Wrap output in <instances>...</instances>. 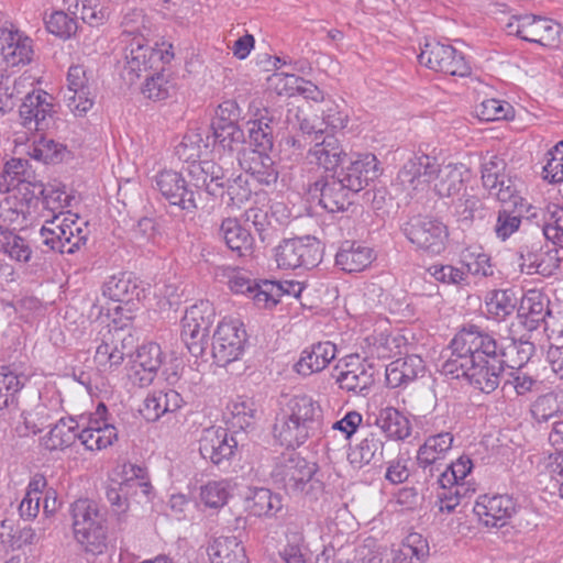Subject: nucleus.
<instances>
[{"label": "nucleus", "mask_w": 563, "mask_h": 563, "mask_svg": "<svg viewBox=\"0 0 563 563\" xmlns=\"http://www.w3.org/2000/svg\"><path fill=\"white\" fill-rule=\"evenodd\" d=\"M441 372L451 378H465L475 389L490 394L500 384L505 363L498 355L496 339L471 324L452 339Z\"/></svg>", "instance_id": "obj_1"}, {"label": "nucleus", "mask_w": 563, "mask_h": 563, "mask_svg": "<svg viewBox=\"0 0 563 563\" xmlns=\"http://www.w3.org/2000/svg\"><path fill=\"white\" fill-rule=\"evenodd\" d=\"M107 407L100 402L95 412L77 418H60L42 439L48 451L65 450L76 440L88 451H101L118 440V430L106 417Z\"/></svg>", "instance_id": "obj_2"}, {"label": "nucleus", "mask_w": 563, "mask_h": 563, "mask_svg": "<svg viewBox=\"0 0 563 563\" xmlns=\"http://www.w3.org/2000/svg\"><path fill=\"white\" fill-rule=\"evenodd\" d=\"M323 411L319 401L306 394L287 399L274 423V435L282 445L297 448L320 431Z\"/></svg>", "instance_id": "obj_3"}, {"label": "nucleus", "mask_w": 563, "mask_h": 563, "mask_svg": "<svg viewBox=\"0 0 563 563\" xmlns=\"http://www.w3.org/2000/svg\"><path fill=\"white\" fill-rule=\"evenodd\" d=\"M70 515L75 541L87 554H102L107 550V526L98 504L88 498L77 499L70 506Z\"/></svg>", "instance_id": "obj_4"}, {"label": "nucleus", "mask_w": 563, "mask_h": 563, "mask_svg": "<svg viewBox=\"0 0 563 563\" xmlns=\"http://www.w3.org/2000/svg\"><path fill=\"white\" fill-rule=\"evenodd\" d=\"M43 243L59 253L74 254L87 241L86 223L71 212L59 211L44 220Z\"/></svg>", "instance_id": "obj_5"}, {"label": "nucleus", "mask_w": 563, "mask_h": 563, "mask_svg": "<svg viewBox=\"0 0 563 563\" xmlns=\"http://www.w3.org/2000/svg\"><path fill=\"white\" fill-rule=\"evenodd\" d=\"M473 470L472 460L462 455L433 476L439 487L438 499L441 511H453L470 493V487L465 482L467 475Z\"/></svg>", "instance_id": "obj_6"}, {"label": "nucleus", "mask_w": 563, "mask_h": 563, "mask_svg": "<svg viewBox=\"0 0 563 563\" xmlns=\"http://www.w3.org/2000/svg\"><path fill=\"white\" fill-rule=\"evenodd\" d=\"M121 43L124 44V70L130 76L131 82L161 60L167 63L173 58V54L168 51L164 54L161 49L152 47L142 34H134L132 30L122 32Z\"/></svg>", "instance_id": "obj_7"}, {"label": "nucleus", "mask_w": 563, "mask_h": 563, "mask_svg": "<svg viewBox=\"0 0 563 563\" xmlns=\"http://www.w3.org/2000/svg\"><path fill=\"white\" fill-rule=\"evenodd\" d=\"M507 34L545 47H558L560 44L561 24L534 14H516L509 16L505 24Z\"/></svg>", "instance_id": "obj_8"}, {"label": "nucleus", "mask_w": 563, "mask_h": 563, "mask_svg": "<svg viewBox=\"0 0 563 563\" xmlns=\"http://www.w3.org/2000/svg\"><path fill=\"white\" fill-rule=\"evenodd\" d=\"M321 243L312 236L284 240L275 249V261L279 268H313L322 261Z\"/></svg>", "instance_id": "obj_9"}, {"label": "nucleus", "mask_w": 563, "mask_h": 563, "mask_svg": "<svg viewBox=\"0 0 563 563\" xmlns=\"http://www.w3.org/2000/svg\"><path fill=\"white\" fill-rule=\"evenodd\" d=\"M418 60L429 69L444 75L466 77L471 74V66L463 53L434 40L421 46Z\"/></svg>", "instance_id": "obj_10"}, {"label": "nucleus", "mask_w": 563, "mask_h": 563, "mask_svg": "<svg viewBox=\"0 0 563 563\" xmlns=\"http://www.w3.org/2000/svg\"><path fill=\"white\" fill-rule=\"evenodd\" d=\"M212 317L210 302L200 301L187 308L181 319V340L195 357L202 356L207 349Z\"/></svg>", "instance_id": "obj_11"}, {"label": "nucleus", "mask_w": 563, "mask_h": 563, "mask_svg": "<svg viewBox=\"0 0 563 563\" xmlns=\"http://www.w3.org/2000/svg\"><path fill=\"white\" fill-rule=\"evenodd\" d=\"M245 342L246 331L243 322L238 318H223L212 338L214 361L221 366L236 361L243 353Z\"/></svg>", "instance_id": "obj_12"}, {"label": "nucleus", "mask_w": 563, "mask_h": 563, "mask_svg": "<svg viewBox=\"0 0 563 563\" xmlns=\"http://www.w3.org/2000/svg\"><path fill=\"white\" fill-rule=\"evenodd\" d=\"M33 41L12 22H0V67L3 69L27 65L33 57Z\"/></svg>", "instance_id": "obj_13"}, {"label": "nucleus", "mask_w": 563, "mask_h": 563, "mask_svg": "<svg viewBox=\"0 0 563 563\" xmlns=\"http://www.w3.org/2000/svg\"><path fill=\"white\" fill-rule=\"evenodd\" d=\"M406 238L419 250L438 255L445 249L446 227L439 220L428 217H413L402 227Z\"/></svg>", "instance_id": "obj_14"}, {"label": "nucleus", "mask_w": 563, "mask_h": 563, "mask_svg": "<svg viewBox=\"0 0 563 563\" xmlns=\"http://www.w3.org/2000/svg\"><path fill=\"white\" fill-rule=\"evenodd\" d=\"M314 472V464L309 463L305 457L291 451L276 459L272 477L275 483L283 485L286 490L298 493L305 489Z\"/></svg>", "instance_id": "obj_15"}, {"label": "nucleus", "mask_w": 563, "mask_h": 563, "mask_svg": "<svg viewBox=\"0 0 563 563\" xmlns=\"http://www.w3.org/2000/svg\"><path fill=\"white\" fill-rule=\"evenodd\" d=\"M332 377L340 389L355 395H364L374 384L373 367L357 354L339 360Z\"/></svg>", "instance_id": "obj_16"}, {"label": "nucleus", "mask_w": 563, "mask_h": 563, "mask_svg": "<svg viewBox=\"0 0 563 563\" xmlns=\"http://www.w3.org/2000/svg\"><path fill=\"white\" fill-rule=\"evenodd\" d=\"M66 106L75 117H84L95 103L93 81L84 65H73L67 71Z\"/></svg>", "instance_id": "obj_17"}, {"label": "nucleus", "mask_w": 563, "mask_h": 563, "mask_svg": "<svg viewBox=\"0 0 563 563\" xmlns=\"http://www.w3.org/2000/svg\"><path fill=\"white\" fill-rule=\"evenodd\" d=\"M165 355L156 342L140 345L129 369V379L139 387L152 384L164 362Z\"/></svg>", "instance_id": "obj_18"}, {"label": "nucleus", "mask_w": 563, "mask_h": 563, "mask_svg": "<svg viewBox=\"0 0 563 563\" xmlns=\"http://www.w3.org/2000/svg\"><path fill=\"white\" fill-rule=\"evenodd\" d=\"M311 199H317L319 205L328 212L344 211L351 205V195L347 189L334 175H327L312 185L308 189Z\"/></svg>", "instance_id": "obj_19"}, {"label": "nucleus", "mask_w": 563, "mask_h": 563, "mask_svg": "<svg viewBox=\"0 0 563 563\" xmlns=\"http://www.w3.org/2000/svg\"><path fill=\"white\" fill-rule=\"evenodd\" d=\"M238 441L221 427H210L202 431L199 439V452L205 460L217 466L228 462L234 455Z\"/></svg>", "instance_id": "obj_20"}, {"label": "nucleus", "mask_w": 563, "mask_h": 563, "mask_svg": "<svg viewBox=\"0 0 563 563\" xmlns=\"http://www.w3.org/2000/svg\"><path fill=\"white\" fill-rule=\"evenodd\" d=\"M19 112L25 128L45 130L54 113V98L44 90H33L24 97Z\"/></svg>", "instance_id": "obj_21"}, {"label": "nucleus", "mask_w": 563, "mask_h": 563, "mask_svg": "<svg viewBox=\"0 0 563 563\" xmlns=\"http://www.w3.org/2000/svg\"><path fill=\"white\" fill-rule=\"evenodd\" d=\"M155 185L170 205L188 212L197 209L195 194L188 188L181 174L174 170H163L156 175Z\"/></svg>", "instance_id": "obj_22"}, {"label": "nucleus", "mask_w": 563, "mask_h": 563, "mask_svg": "<svg viewBox=\"0 0 563 563\" xmlns=\"http://www.w3.org/2000/svg\"><path fill=\"white\" fill-rule=\"evenodd\" d=\"M474 512L486 527H504L516 512V503L508 495L481 496Z\"/></svg>", "instance_id": "obj_23"}, {"label": "nucleus", "mask_w": 563, "mask_h": 563, "mask_svg": "<svg viewBox=\"0 0 563 563\" xmlns=\"http://www.w3.org/2000/svg\"><path fill=\"white\" fill-rule=\"evenodd\" d=\"M454 438L451 432H440L428 437L418 449L417 462L423 473L433 478L440 471L442 461L452 449Z\"/></svg>", "instance_id": "obj_24"}, {"label": "nucleus", "mask_w": 563, "mask_h": 563, "mask_svg": "<svg viewBox=\"0 0 563 563\" xmlns=\"http://www.w3.org/2000/svg\"><path fill=\"white\" fill-rule=\"evenodd\" d=\"M437 166V158L417 154L404 164L398 179L407 190H423L433 183Z\"/></svg>", "instance_id": "obj_25"}, {"label": "nucleus", "mask_w": 563, "mask_h": 563, "mask_svg": "<svg viewBox=\"0 0 563 563\" xmlns=\"http://www.w3.org/2000/svg\"><path fill=\"white\" fill-rule=\"evenodd\" d=\"M505 163L497 156L485 158L482 164L483 186L489 195L501 202H508L515 198V187L504 174Z\"/></svg>", "instance_id": "obj_26"}, {"label": "nucleus", "mask_w": 563, "mask_h": 563, "mask_svg": "<svg viewBox=\"0 0 563 563\" xmlns=\"http://www.w3.org/2000/svg\"><path fill=\"white\" fill-rule=\"evenodd\" d=\"M313 142L306 156L308 163L334 172L346 156L340 141L334 135L319 136L317 132Z\"/></svg>", "instance_id": "obj_27"}, {"label": "nucleus", "mask_w": 563, "mask_h": 563, "mask_svg": "<svg viewBox=\"0 0 563 563\" xmlns=\"http://www.w3.org/2000/svg\"><path fill=\"white\" fill-rule=\"evenodd\" d=\"M377 176L376 157L372 154L357 155L336 177L353 194L368 185Z\"/></svg>", "instance_id": "obj_28"}, {"label": "nucleus", "mask_w": 563, "mask_h": 563, "mask_svg": "<svg viewBox=\"0 0 563 563\" xmlns=\"http://www.w3.org/2000/svg\"><path fill=\"white\" fill-rule=\"evenodd\" d=\"M336 356V346L330 341L318 342L306 347L294 368L301 376L323 371Z\"/></svg>", "instance_id": "obj_29"}, {"label": "nucleus", "mask_w": 563, "mask_h": 563, "mask_svg": "<svg viewBox=\"0 0 563 563\" xmlns=\"http://www.w3.org/2000/svg\"><path fill=\"white\" fill-rule=\"evenodd\" d=\"M36 186V176L27 159L11 158L4 164L3 172L0 174L1 192L24 189L27 195L29 188Z\"/></svg>", "instance_id": "obj_30"}, {"label": "nucleus", "mask_w": 563, "mask_h": 563, "mask_svg": "<svg viewBox=\"0 0 563 563\" xmlns=\"http://www.w3.org/2000/svg\"><path fill=\"white\" fill-rule=\"evenodd\" d=\"M433 190L439 197H453L460 194L470 178V170L463 164L437 166Z\"/></svg>", "instance_id": "obj_31"}, {"label": "nucleus", "mask_w": 563, "mask_h": 563, "mask_svg": "<svg viewBox=\"0 0 563 563\" xmlns=\"http://www.w3.org/2000/svg\"><path fill=\"white\" fill-rule=\"evenodd\" d=\"M374 258L372 247L355 241H344L335 254V265L346 273H358L366 269Z\"/></svg>", "instance_id": "obj_32"}, {"label": "nucleus", "mask_w": 563, "mask_h": 563, "mask_svg": "<svg viewBox=\"0 0 563 563\" xmlns=\"http://www.w3.org/2000/svg\"><path fill=\"white\" fill-rule=\"evenodd\" d=\"M385 443L376 431L366 432L362 440L350 448L347 460L354 468H362L369 464H377L384 460Z\"/></svg>", "instance_id": "obj_33"}, {"label": "nucleus", "mask_w": 563, "mask_h": 563, "mask_svg": "<svg viewBox=\"0 0 563 563\" xmlns=\"http://www.w3.org/2000/svg\"><path fill=\"white\" fill-rule=\"evenodd\" d=\"M218 238L239 256H249L253 253L254 239L238 218H224L219 225Z\"/></svg>", "instance_id": "obj_34"}, {"label": "nucleus", "mask_w": 563, "mask_h": 563, "mask_svg": "<svg viewBox=\"0 0 563 563\" xmlns=\"http://www.w3.org/2000/svg\"><path fill=\"white\" fill-rule=\"evenodd\" d=\"M426 366L418 355H407L390 362L386 366V382L391 388L407 386L422 376Z\"/></svg>", "instance_id": "obj_35"}, {"label": "nucleus", "mask_w": 563, "mask_h": 563, "mask_svg": "<svg viewBox=\"0 0 563 563\" xmlns=\"http://www.w3.org/2000/svg\"><path fill=\"white\" fill-rule=\"evenodd\" d=\"M184 399L174 390H156L146 396L140 412L147 421H156L166 413L175 412L181 408Z\"/></svg>", "instance_id": "obj_36"}, {"label": "nucleus", "mask_w": 563, "mask_h": 563, "mask_svg": "<svg viewBox=\"0 0 563 563\" xmlns=\"http://www.w3.org/2000/svg\"><path fill=\"white\" fill-rule=\"evenodd\" d=\"M267 151H247L239 158L241 167L256 181L272 185L278 178V172Z\"/></svg>", "instance_id": "obj_37"}, {"label": "nucleus", "mask_w": 563, "mask_h": 563, "mask_svg": "<svg viewBox=\"0 0 563 563\" xmlns=\"http://www.w3.org/2000/svg\"><path fill=\"white\" fill-rule=\"evenodd\" d=\"M144 289L139 280L129 273L111 276L103 285V295L123 303L140 301Z\"/></svg>", "instance_id": "obj_38"}, {"label": "nucleus", "mask_w": 563, "mask_h": 563, "mask_svg": "<svg viewBox=\"0 0 563 563\" xmlns=\"http://www.w3.org/2000/svg\"><path fill=\"white\" fill-rule=\"evenodd\" d=\"M118 329L108 330L95 354V362L103 371L119 367L124 360V343Z\"/></svg>", "instance_id": "obj_39"}, {"label": "nucleus", "mask_w": 563, "mask_h": 563, "mask_svg": "<svg viewBox=\"0 0 563 563\" xmlns=\"http://www.w3.org/2000/svg\"><path fill=\"white\" fill-rule=\"evenodd\" d=\"M25 201L19 200L16 197H9L0 206V217L3 222L15 225L14 229H24L27 225L33 224L34 217L32 216V206L36 207L38 200L34 197L32 191L31 197L24 199Z\"/></svg>", "instance_id": "obj_40"}, {"label": "nucleus", "mask_w": 563, "mask_h": 563, "mask_svg": "<svg viewBox=\"0 0 563 563\" xmlns=\"http://www.w3.org/2000/svg\"><path fill=\"white\" fill-rule=\"evenodd\" d=\"M189 175L195 187L205 188L212 196H217L224 186L223 169L212 161L192 163L189 166Z\"/></svg>", "instance_id": "obj_41"}, {"label": "nucleus", "mask_w": 563, "mask_h": 563, "mask_svg": "<svg viewBox=\"0 0 563 563\" xmlns=\"http://www.w3.org/2000/svg\"><path fill=\"white\" fill-rule=\"evenodd\" d=\"M207 553L211 563H246L244 547L234 536L214 538Z\"/></svg>", "instance_id": "obj_42"}, {"label": "nucleus", "mask_w": 563, "mask_h": 563, "mask_svg": "<svg viewBox=\"0 0 563 563\" xmlns=\"http://www.w3.org/2000/svg\"><path fill=\"white\" fill-rule=\"evenodd\" d=\"M283 508L282 498L268 488H249L245 509L256 517H273Z\"/></svg>", "instance_id": "obj_43"}, {"label": "nucleus", "mask_w": 563, "mask_h": 563, "mask_svg": "<svg viewBox=\"0 0 563 563\" xmlns=\"http://www.w3.org/2000/svg\"><path fill=\"white\" fill-rule=\"evenodd\" d=\"M214 151L231 154L244 142V132L235 122L213 120L211 124Z\"/></svg>", "instance_id": "obj_44"}, {"label": "nucleus", "mask_w": 563, "mask_h": 563, "mask_svg": "<svg viewBox=\"0 0 563 563\" xmlns=\"http://www.w3.org/2000/svg\"><path fill=\"white\" fill-rule=\"evenodd\" d=\"M375 423L391 440H405L411 434L409 419L394 407L380 409Z\"/></svg>", "instance_id": "obj_45"}, {"label": "nucleus", "mask_w": 563, "mask_h": 563, "mask_svg": "<svg viewBox=\"0 0 563 563\" xmlns=\"http://www.w3.org/2000/svg\"><path fill=\"white\" fill-rule=\"evenodd\" d=\"M60 408L62 400L59 396H54L48 399V404L42 400L32 410L23 411L22 418L25 429L33 434L40 433Z\"/></svg>", "instance_id": "obj_46"}, {"label": "nucleus", "mask_w": 563, "mask_h": 563, "mask_svg": "<svg viewBox=\"0 0 563 563\" xmlns=\"http://www.w3.org/2000/svg\"><path fill=\"white\" fill-rule=\"evenodd\" d=\"M30 375L19 373L12 366H0V410L13 404L16 393L21 390Z\"/></svg>", "instance_id": "obj_47"}, {"label": "nucleus", "mask_w": 563, "mask_h": 563, "mask_svg": "<svg viewBox=\"0 0 563 563\" xmlns=\"http://www.w3.org/2000/svg\"><path fill=\"white\" fill-rule=\"evenodd\" d=\"M124 478L121 482V490L128 496H148L151 492V483L148 481L145 468L134 464H125L123 466Z\"/></svg>", "instance_id": "obj_48"}, {"label": "nucleus", "mask_w": 563, "mask_h": 563, "mask_svg": "<svg viewBox=\"0 0 563 563\" xmlns=\"http://www.w3.org/2000/svg\"><path fill=\"white\" fill-rule=\"evenodd\" d=\"M485 303L488 317L500 321L515 311L517 298L511 289H499L493 291Z\"/></svg>", "instance_id": "obj_49"}, {"label": "nucleus", "mask_w": 563, "mask_h": 563, "mask_svg": "<svg viewBox=\"0 0 563 563\" xmlns=\"http://www.w3.org/2000/svg\"><path fill=\"white\" fill-rule=\"evenodd\" d=\"M232 489L231 481H209L200 486L199 499L211 509H220L227 505Z\"/></svg>", "instance_id": "obj_50"}, {"label": "nucleus", "mask_w": 563, "mask_h": 563, "mask_svg": "<svg viewBox=\"0 0 563 563\" xmlns=\"http://www.w3.org/2000/svg\"><path fill=\"white\" fill-rule=\"evenodd\" d=\"M0 251L11 260L26 263L32 256L29 243L11 230L0 225Z\"/></svg>", "instance_id": "obj_51"}, {"label": "nucleus", "mask_w": 563, "mask_h": 563, "mask_svg": "<svg viewBox=\"0 0 563 563\" xmlns=\"http://www.w3.org/2000/svg\"><path fill=\"white\" fill-rule=\"evenodd\" d=\"M41 538L42 536L37 534L36 531L31 527L21 529L15 537L13 534V527L11 521L2 520L0 522V541L5 548L20 549L23 545L37 543Z\"/></svg>", "instance_id": "obj_52"}, {"label": "nucleus", "mask_w": 563, "mask_h": 563, "mask_svg": "<svg viewBox=\"0 0 563 563\" xmlns=\"http://www.w3.org/2000/svg\"><path fill=\"white\" fill-rule=\"evenodd\" d=\"M29 155L45 164H56L64 159L66 147L52 139L41 137L34 141L29 151Z\"/></svg>", "instance_id": "obj_53"}, {"label": "nucleus", "mask_w": 563, "mask_h": 563, "mask_svg": "<svg viewBox=\"0 0 563 563\" xmlns=\"http://www.w3.org/2000/svg\"><path fill=\"white\" fill-rule=\"evenodd\" d=\"M462 265L467 277L470 275L487 277L493 275V266L489 256L482 252L481 247H468L462 253Z\"/></svg>", "instance_id": "obj_54"}, {"label": "nucleus", "mask_w": 563, "mask_h": 563, "mask_svg": "<svg viewBox=\"0 0 563 563\" xmlns=\"http://www.w3.org/2000/svg\"><path fill=\"white\" fill-rule=\"evenodd\" d=\"M243 219L245 222L252 223L262 241L266 240L265 233L271 225V219L265 195L256 194L255 203L244 211Z\"/></svg>", "instance_id": "obj_55"}, {"label": "nucleus", "mask_w": 563, "mask_h": 563, "mask_svg": "<svg viewBox=\"0 0 563 563\" xmlns=\"http://www.w3.org/2000/svg\"><path fill=\"white\" fill-rule=\"evenodd\" d=\"M142 91L148 99L165 100L175 95L176 82L169 74L157 73L146 79Z\"/></svg>", "instance_id": "obj_56"}, {"label": "nucleus", "mask_w": 563, "mask_h": 563, "mask_svg": "<svg viewBox=\"0 0 563 563\" xmlns=\"http://www.w3.org/2000/svg\"><path fill=\"white\" fill-rule=\"evenodd\" d=\"M476 117L482 121L508 120L514 117L512 106L499 99H485L475 108Z\"/></svg>", "instance_id": "obj_57"}, {"label": "nucleus", "mask_w": 563, "mask_h": 563, "mask_svg": "<svg viewBox=\"0 0 563 563\" xmlns=\"http://www.w3.org/2000/svg\"><path fill=\"white\" fill-rule=\"evenodd\" d=\"M46 30L55 36L68 40L76 34L78 22L76 18L64 11H54L45 19Z\"/></svg>", "instance_id": "obj_58"}, {"label": "nucleus", "mask_w": 563, "mask_h": 563, "mask_svg": "<svg viewBox=\"0 0 563 563\" xmlns=\"http://www.w3.org/2000/svg\"><path fill=\"white\" fill-rule=\"evenodd\" d=\"M254 305L262 309H269L276 306L280 299V288L277 282L263 280L255 284L250 297Z\"/></svg>", "instance_id": "obj_59"}, {"label": "nucleus", "mask_w": 563, "mask_h": 563, "mask_svg": "<svg viewBox=\"0 0 563 563\" xmlns=\"http://www.w3.org/2000/svg\"><path fill=\"white\" fill-rule=\"evenodd\" d=\"M249 137L251 145L254 146L252 151H268L273 146L272 129L264 119L250 120Z\"/></svg>", "instance_id": "obj_60"}, {"label": "nucleus", "mask_w": 563, "mask_h": 563, "mask_svg": "<svg viewBox=\"0 0 563 563\" xmlns=\"http://www.w3.org/2000/svg\"><path fill=\"white\" fill-rule=\"evenodd\" d=\"M27 81V78L11 80L9 77L0 75V111L11 110L20 99V87Z\"/></svg>", "instance_id": "obj_61"}, {"label": "nucleus", "mask_w": 563, "mask_h": 563, "mask_svg": "<svg viewBox=\"0 0 563 563\" xmlns=\"http://www.w3.org/2000/svg\"><path fill=\"white\" fill-rule=\"evenodd\" d=\"M543 178L550 183L563 181V140L547 153Z\"/></svg>", "instance_id": "obj_62"}, {"label": "nucleus", "mask_w": 563, "mask_h": 563, "mask_svg": "<svg viewBox=\"0 0 563 563\" xmlns=\"http://www.w3.org/2000/svg\"><path fill=\"white\" fill-rule=\"evenodd\" d=\"M428 272L435 280L445 285L464 286L468 284L467 274L463 267L435 264L430 266Z\"/></svg>", "instance_id": "obj_63"}, {"label": "nucleus", "mask_w": 563, "mask_h": 563, "mask_svg": "<svg viewBox=\"0 0 563 563\" xmlns=\"http://www.w3.org/2000/svg\"><path fill=\"white\" fill-rule=\"evenodd\" d=\"M228 409L234 420V426L244 429L252 424L256 410L250 399L238 397L228 405Z\"/></svg>", "instance_id": "obj_64"}]
</instances>
